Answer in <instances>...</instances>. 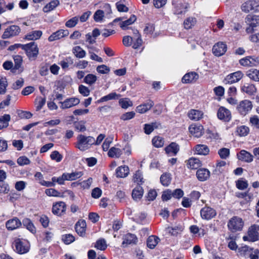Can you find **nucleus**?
I'll use <instances>...</instances> for the list:
<instances>
[{"instance_id":"nucleus-25","label":"nucleus","mask_w":259,"mask_h":259,"mask_svg":"<svg viewBox=\"0 0 259 259\" xmlns=\"http://www.w3.org/2000/svg\"><path fill=\"white\" fill-rule=\"evenodd\" d=\"M196 177L200 181H206L210 177V171L206 168H199L196 172Z\"/></svg>"},{"instance_id":"nucleus-47","label":"nucleus","mask_w":259,"mask_h":259,"mask_svg":"<svg viewBox=\"0 0 259 259\" xmlns=\"http://www.w3.org/2000/svg\"><path fill=\"white\" fill-rule=\"evenodd\" d=\"M235 183L237 188L241 190L246 189L248 186L247 181L242 178L239 179Z\"/></svg>"},{"instance_id":"nucleus-13","label":"nucleus","mask_w":259,"mask_h":259,"mask_svg":"<svg viewBox=\"0 0 259 259\" xmlns=\"http://www.w3.org/2000/svg\"><path fill=\"white\" fill-rule=\"evenodd\" d=\"M217 116L219 119L225 122H229L231 120L232 118L230 111L223 106L219 108L217 112Z\"/></svg>"},{"instance_id":"nucleus-11","label":"nucleus","mask_w":259,"mask_h":259,"mask_svg":"<svg viewBox=\"0 0 259 259\" xmlns=\"http://www.w3.org/2000/svg\"><path fill=\"white\" fill-rule=\"evenodd\" d=\"M174 6L173 12L175 15H181L185 14L188 8V4L181 1L174 2L172 3Z\"/></svg>"},{"instance_id":"nucleus-22","label":"nucleus","mask_w":259,"mask_h":259,"mask_svg":"<svg viewBox=\"0 0 259 259\" xmlns=\"http://www.w3.org/2000/svg\"><path fill=\"white\" fill-rule=\"evenodd\" d=\"M187 115L190 119L198 121L203 118V112L200 110L191 109L188 111Z\"/></svg>"},{"instance_id":"nucleus-62","label":"nucleus","mask_w":259,"mask_h":259,"mask_svg":"<svg viewBox=\"0 0 259 259\" xmlns=\"http://www.w3.org/2000/svg\"><path fill=\"white\" fill-rule=\"evenodd\" d=\"M93 183V179L89 178L87 180L79 182V186L82 189H89Z\"/></svg>"},{"instance_id":"nucleus-60","label":"nucleus","mask_w":259,"mask_h":259,"mask_svg":"<svg viewBox=\"0 0 259 259\" xmlns=\"http://www.w3.org/2000/svg\"><path fill=\"white\" fill-rule=\"evenodd\" d=\"M45 194L50 197H61V192L53 188L47 189L45 190Z\"/></svg>"},{"instance_id":"nucleus-21","label":"nucleus","mask_w":259,"mask_h":259,"mask_svg":"<svg viewBox=\"0 0 259 259\" xmlns=\"http://www.w3.org/2000/svg\"><path fill=\"white\" fill-rule=\"evenodd\" d=\"M154 105L152 101L149 100L146 103L141 104L136 107V111L140 114H144L148 111Z\"/></svg>"},{"instance_id":"nucleus-45","label":"nucleus","mask_w":259,"mask_h":259,"mask_svg":"<svg viewBox=\"0 0 259 259\" xmlns=\"http://www.w3.org/2000/svg\"><path fill=\"white\" fill-rule=\"evenodd\" d=\"M196 23V19L194 17H189L184 21V26L185 29L192 28Z\"/></svg>"},{"instance_id":"nucleus-43","label":"nucleus","mask_w":259,"mask_h":259,"mask_svg":"<svg viewBox=\"0 0 259 259\" xmlns=\"http://www.w3.org/2000/svg\"><path fill=\"white\" fill-rule=\"evenodd\" d=\"M23 225L31 233L35 232L36 229L31 220L28 218L24 219L22 221Z\"/></svg>"},{"instance_id":"nucleus-52","label":"nucleus","mask_w":259,"mask_h":259,"mask_svg":"<svg viewBox=\"0 0 259 259\" xmlns=\"http://www.w3.org/2000/svg\"><path fill=\"white\" fill-rule=\"evenodd\" d=\"M133 181L138 184H142L144 182V178L141 171L138 170L136 171L133 176Z\"/></svg>"},{"instance_id":"nucleus-50","label":"nucleus","mask_w":259,"mask_h":259,"mask_svg":"<svg viewBox=\"0 0 259 259\" xmlns=\"http://www.w3.org/2000/svg\"><path fill=\"white\" fill-rule=\"evenodd\" d=\"M143 195V189L141 186L136 187L132 192V197L134 199H140Z\"/></svg>"},{"instance_id":"nucleus-31","label":"nucleus","mask_w":259,"mask_h":259,"mask_svg":"<svg viewBox=\"0 0 259 259\" xmlns=\"http://www.w3.org/2000/svg\"><path fill=\"white\" fill-rule=\"evenodd\" d=\"M60 5L59 0H53L47 4L42 8V11L45 13H48L54 10Z\"/></svg>"},{"instance_id":"nucleus-36","label":"nucleus","mask_w":259,"mask_h":259,"mask_svg":"<svg viewBox=\"0 0 259 259\" xmlns=\"http://www.w3.org/2000/svg\"><path fill=\"white\" fill-rule=\"evenodd\" d=\"M65 175L66 181H72L81 177L83 175V173L82 171H75L71 173L65 172Z\"/></svg>"},{"instance_id":"nucleus-15","label":"nucleus","mask_w":259,"mask_h":259,"mask_svg":"<svg viewBox=\"0 0 259 259\" xmlns=\"http://www.w3.org/2000/svg\"><path fill=\"white\" fill-rule=\"evenodd\" d=\"M80 100L76 97H71L66 99L63 102H60V108L62 109H68L78 105Z\"/></svg>"},{"instance_id":"nucleus-58","label":"nucleus","mask_w":259,"mask_h":259,"mask_svg":"<svg viewBox=\"0 0 259 259\" xmlns=\"http://www.w3.org/2000/svg\"><path fill=\"white\" fill-rule=\"evenodd\" d=\"M104 12L101 10L96 11L94 15V19L96 22H101L104 17Z\"/></svg>"},{"instance_id":"nucleus-9","label":"nucleus","mask_w":259,"mask_h":259,"mask_svg":"<svg viewBox=\"0 0 259 259\" xmlns=\"http://www.w3.org/2000/svg\"><path fill=\"white\" fill-rule=\"evenodd\" d=\"M239 64L246 67L256 66L259 64V57L247 56L239 60Z\"/></svg>"},{"instance_id":"nucleus-56","label":"nucleus","mask_w":259,"mask_h":259,"mask_svg":"<svg viewBox=\"0 0 259 259\" xmlns=\"http://www.w3.org/2000/svg\"><path fill=\"white\" fill-rule=\"evenodd\" d=\"M46 99L41 97H37L34 102V104L36 107V110L37 111L40 110L43 106L45 104Z\"/></svg>"},{"instance_id":"nucleus-6","label":"nucleus","mask_w":259,"mask_h":259,"mask_svg":"<svg viewBox=\"0 0 259 259\" xmlns=\"http://www.w3.org/2000/svg\"><path fill=\"white\" fill-rule=\"evenodd\" d=\"M244 226L243 220L238 217L232 218L228 223V227L229 230L232 232L240 231Z\"/></svg>"},{"instance_id":"nucleus-40","label":"nucleus","mask_w":259,"mask_h":259,"mask_svg":"<svg viewBox=\"0 0 259 259\" xmlns=\"http://www.w3.org/2000/svg\"><path fill=\"white\" fill-rule=\"evenodd\" d=\"M34 177L42 186L51 187V186L53 185V183H51L50 181H46L44 180L43 176L40 172H36L34 175Z\"/></svg>"},{"instance_id":"nucleus-42","label":"nucleus","mask_w":259,"mask_h":259,"mask_svg":"<svg viewBox=\"0 0 259 259\" xmlns=\"http://www.w3.org/2000/svg\"><path fill=\"white\" fill-rule=\"evenodd\" d=\"M66 176L65 173H63L60 177H53L52 178V182H50L51 183H53V185H51V187H54L56 185V183L58 184L59 185H63L64 184L65 181L66 180Z\"/></svg>"},{"instance_id":"nucleus-23","label":"nucleus","mask_w":259,"mask_h":259,"mask_svg":"<svg viewBox=\"0 0 259 259\" xmlns=\"http://www.w3.org/2000/svg\"><path fill=\"white\" fill-rule=\"evenodd\" d=\"M130 174V169L127 165L118 166L115 170V176L117 178H126Z\"/></svg>"},{"instance_id":"nucleus-1","label":"nucleus","mask_w":259,"mask_h":259,"mask_svg":"<svg viewBox=\"0 0 259 259\" xmlns=\"http://www.w3.org/2000/svg\"><path fill=\"white\" fill-rule=\"evenodd\" d=\"M95 142V140L93 137L85 136L80 134L77 137L75 147L80 151H85L89 149L92 145L94 144Z\"/></svg>"},{"instance_id":"nucleus-18","label":"nucleus","mask_w":259,"mask_h":259,"mask_svg":"<svg viewBox=\"0 0 259 259\" xmlns=\"http://www.w3.org/2000/svg\"><path fill=\"white\" fill-rule=\"evenodd\" d=\"M227 46L222 42H219L215 44L212 48V52L214 55L221 56L224 55L227 51Z\"/></svg>"},{"instance_id":"nucleus-4","label":"nucleus","mask_w":259,"mask_h":259,"mask_svg":"<svg viewBox=\"0 0 259 259\" xmlns=\"http://www.w3.org/2000/svg\"><path fill=\"white\" fill-rule=\"evenodd\" d=\"M253 107L251 101L244 99L240 101L236 106L237 112L242 116H245L248 114Z\"/></svg>"},{"instance_id":"nucleus-49","label":"nucleus","mask_w":259,"mask_h":259,"mask_svg":"<svg viewBox=\"0 0 259 259\" xmlns=\"http://www.w3.org/2000/svg\"><path fill=\"white\" fill-rule=\"evenodd\" d=\"M136 17L134 15L131 16L130 18L125 21H123L120 23V26L122 29H125L126 27L133 23L136 20Z\"/></svg>"},{"instance_id":"nucleus-28","label":"nucleus","mask_w":259,"mask_h":259,"mask_svg":"<svg viewBox=\"0 0 259 259\" xmlns=\"http://www.w3.org/2000/svg\"><path fill=\"white\" fill-rule=\"evenodd\" d=\"M198 78V75L194 72L186 73L182 78L183 83H189L196 81Z\"/></svg>"},{"instance_id":"nucleus-55","label":"nucleus","mask_w":259,"mask_h":259,"mask_svg":"<svg viewBox=\"0 0 259 259\" xmlns=\"http://www.w3.org/2000/svg\"><path fill=\"white\" fill-rule=\"evenodd\" d=\"M119 104L123 109H127L129 107H132L133 105L132 101L128 98L120 99L119 101Z\"/></svg>"},{"instance_id":"nucleus-53","label":"nucleus","mask_w":259,"mask_h":259,"mask_svg":"<svg viewBox=\"0 0 259 259\" xmlns=\"http://www.w3.org/2000/svg\"><path fill=\"white\" fill-rule=\"evenodd\" d=\"M3 68L7 70H10L11 73H15L16 72V65L14 66L11 61H6L3 64Z\"/></svg>"},{"instance_id":"nucleus-48","label":"nucleus","mask_w":259,"mask_h":259,"mask_svg":"<svg viewBox=\"0 0 259 259\" xmlns=\"http://www.w3.org/2000/svg\"><path fill=\"white\" fill-rule=\"evenodd\" d=\"M94 247L97 249L103 251L107 247L106 241L104 238H100L97 240Z\"/></svg>"},{"instance_id":"nucleus-34","label":"nucleus","mask_w":259,"mask_h":259,"mask_svg":"<svg viewBox=\"0 0 259 259\" xmlns=\"http://www.w3.org/2000/svg\"><path fill=\"white\" fill-rule=\"evenodd\" d=\"M160 241V239L156 236L151 235L147 240V245L150 249L154 248Z\"/></svg>"},{"instance_id":"nucleus-5","label":"nucleus","mask_w":259,"mask_h":259,"mask_svg":"<svg viewBox=\"0 0 259 259\" xmlns=\"http://www.w3.org/2000/svg\"><path fill=\"white\" fill-rule=\"evenodd\" d=\"M259 225L253 224L248 229L247 235L243 237L244 241L254 242L259 240Z\"/></svg>"},{"instance_id":"nucleus-38","label":"nucleus","mask_w":259,"mask_h":259,"mask_svg":"<svg viewBox=\"0 0 259 259\" xmlns=\"http://www.w3.org/2000/svg\"><path fill=\"white\" fill-rule=\"evenodd\" d=\"M72 53L77 58H83L86 56V52L80 46H75L72 49Z\"/></svg>"},{"instance_id":"nucleus-7","label":"nucleus","mask_w":259,"mask_h":259,"mask_svg":"<svg viewBox=\"0 0 259 259\" xmlns=\"http://www.w3.org/2000/svg\"><path fill=\"white\" fill-rule=\"evenodd\" d=\"M241 9L246 13L250 11L259 12V0H248L242 4Z\"/></svg>"},{"instance_id":"nucleus-32","label":"nucleus","mask_w":259,"mask_h":259,"mask_svg":"<svg viewBox=\"0 0 259 259\" xmlns=\"http://www.w3.org/2000/svg\"><path fill=\"white\" fill-rule=\"evenodd\" d=\"M201 164L200 160L197 158L191 157L187 161V166L189 169H197L200 167Z\"/></svg>"},{"instance_id":"nucleus-39","label":"nucleus","mask_w":259,"mask_h":259,"mask_svg":"<svg viewBox=\"0 0 259 259\" xmlns=\"http://www.w3.org/2000/svg\"><path fill=\"white\" fill-rule=\"evenodd\" d=\"M246 75L251 80L259 81V70L256 69H252L246 72Z\"/></svg>"},{"instance_id":"nucleus-63","label":"nucleus","mask_w":259,"mask_h":259,"mask_svg":"<svg viewBox=\"0 0 259 259\" xmlns=\"http://www.w3.org/2000/svg\"><path fill=\"white\" fill-rule=\"evenodd\" d=\"M152 143L156 147H161L164 145V140L163 139L160 137H155L152 139Z\"/></svg>"},{"instance_id":"nucleus-37","label":"nucleus","mask_w":259,"mask_h":259,"mask_svg":"<svg viewBox=\"0 0 259 259\" xmlns=\"http://www.w3.org/2000/svg\"><path fill=\"white\" fill-rule=\"evenodd\" d=\"M250 132L249 127L246 125H240L237 126L236 130V134L240 137L247 136Z\"/></svg>"},{"instance_id":"nucleus-17","label":"nucleus","mask_w":259,"mask_h":259,"mask_svg":"<svg viewBox=\"0 0 259 259\" xmlns=\"http://www.w3.org/2000/svg\"><path fill=\"white\" fill-rule=\"evenodd\" d=\"M240 90L241 92L249 96L253 95L257 91V89L253 84L247 82L241 85Z\"/></svg>"},{"instance_id":"nucleus-64","label":"nucleus","mask_w":259,"mask_h":259,"mask_svg":"<svg viewBox=\"0 0 259 259\" xmlns=\"http://www.w3.org/2000/svg\"><path fill=\"white\" fill-rule=\"evenodd\" d=\"M249 124L251 126L259 129V117L257 115L251 116L249 118Z\"/></svg>"},{"instance_id":"nucleus-20","label":"nucleus","mask_w":259,"mask_h":259,"mask_svg":"<svg viewBox=\"0 0 259 259\" xmlns=\"http://www.w3.org/2000/svg\"><path fill=\"white\" fill-rule=\"evenodd\" d=\"M237 158L239 160L247 163H250L253 160V156L249 152L242 150L237 154Z\"/></svg>"},{"instance_id":"nucleus-33","label":"nucleus","mask_w":259,"mask_h":259,"mask_svg":"<svg viewBox=\"0 0 259 259\" xmlns=\"http://www.w3.org/2000/svg\"><path fill=\"white\" fill-rule=\"evenodd\" d=\"M254 250L247 245H244L238 248V253L240 255L247 258L253 252Z\"/></svg>"},{"instance_id":"nucleus-14","label":"nucleus","mask_w":259,"mask_h":259,"mask_svg":"<svg viewBox=\"0 0 259 259\" xmlns=\"http://www.w3.org/2000/svg\"><path fill=\"white\" fill-rule=\"evenodd\" d=\"M30 249L29 242L26 239H17V253L24 254L28 252Z\"/></svg>"},{"instance_id":"nucleus-3","label":"nucleus","mask_w":259,"mask_h":259,"mask_svg":"<svg viewBox=\"0 0 259 259\" xmlns=\"http://www.w3.org/2000/svg\"><path fill=\"white\" fill-rule=\"evenodd\" d=\"M19 47L25 50L29 59H35L36 58L38 54V48L34 42H31L26 45L17 44V48Z\"/></svg>"},{"instance_id":"nucleus-29","label":"nucleus","mask_w":259,"mask_h":259,"mask_svg":"<svg viewBox=\"0 0 259 259\" xmlns=\"http://www.w3.org/2000/svg\"><path fill=\"white\" fill-rule=\"evenodd\" d=\"M86 222L84 220H81L78 221L75 225V230L77 233L81 236H84L85 235L86 230Z\"/></svg>"},{"instance_id":"nucleus-24","label":"nucleus","mask_w":259,"mask_h":259,"mask_svg":"<svg viewBox=\"0 0 259 259\" xmlns=\"http://www.w3.org/2000/svg\"><path fill=\"white\" fill-rule=\"evenodd\" d=\"M122 154V150L119 145L111 147L108 152V156L111 158H119Z\"/></svg>"},{"instance_id":"nucleus-46","label":"nucleus","mask_w":259,"mask_h":259,"mask_svg":"<svg viewBox=\"0 0 259 259\" xmlns=\"http://www.w3.org/2000/svg\"><path fill=\"white\" fill-rule=\"evenodd\" d=\"M167 229L168 233L171 235L177 236L183 231L184 227L182 225H179L174 227H168Z\"/></svg>"},{"instance_id":"nucleus-8","label":"nucleus","mask_w":259,"mask_h":259,"mask_svg":"<svg viewBox=\"0 0 259 259\" xmlns=\"http://www.w3.org/2000/svg\"><path fill=\"white\" fill-rule=\"evenodd\" d=\"M243 76V73L241 71H237L227 75L223 80L225 84H231L238 82Z\"/></svg>"},{"instance_id":"nucleus-30","label":"nucleus","mask_w":259,"mask_h":259,"mask_svg":"<svg viewBox=\"0 0 259 259\" xmlns=\"http://www.w3.org/2000/svg\"><path fill=\"white\" fill-rule=\"evenodd\" d=\"M137 241V238L136 235L131 233H128L123 237V242L122 245L125 246L127 245L136 243Z\"/></svg>"},{"instance_id":"nucleus-10","label":"nucleus","mask_w":259,"mask_h":259,"mask_svg":"<svg viewBox=\"0 0 259 259\" xmlns=\"http://www.w3.org/2000/svg\"><path fill=\"white\" fill-rule=\"evenodd\" d=\"M66 205L63 201H58L54 203L52 206V213L57 216H61L65 213Z\"/></svg>"},{"instance_id":"nucleus-59","label":"nucleus","mask_w":259,"mask_h":259,"mask_svg":"<svg viewBox=\"0 0 259 259\" xmlns=\"http://www.w3.org/2000/svg\"><path fill=\"white\" fill-rule=\"evenodd\" d=\"M73 60L71 57L66 58L63 60L61 61L60 63V65L63 69H67L69 66L73 64Z\"/></svg>"},{"instance_id":"nucleus-12","label":"nucleus","mask_w":259,"mask_h":259,"mask_svg":"<svg viewBox=\"0 0 259 259\" xmlns=\"http://www.w3.org/2000/svg\"><path fill=\"white\" fill-rule=\"evenodd\" d=\"M216 215L217 212L215 210L209 206H206L200 210V215L203 220H211Z\"/></svg>"},{"instance_id":"nucleus-16","label":"nucleus","mask_w":259,"mask_h":259,"mask_svg":"<svg viewBox=\"0 0 259 259\" xmlns=\"http://www.w3.org/2000/svg\"><path fill=\"white\" fill-rule=\"evenodd\" d=\"M69 31L67 29H59L53 33L48 38V40L50 42L54 41L62 38L66 37L69 35Z\"/></svg>"},{"instance_id":"nucleus-26","label":"nucleus","mask_w":259,"mask_h":259,"mask_svg":"<svg viewBox=\"0 0 259 259\" xmlns=\"http://www.w3.org/2000/svg\"><path fill=\"white\" fill-rule=\"evenodd\" d=\"M165 153L169 156H172L177 155L179 151V146L176 143H171L164 149Z\"/></svg>"},{"instance_id":"nucleus-2","label":"nucleus","mask_w":259,"mask_h":259,"mask_svg":"<svg viewBox=\"0 0 259 259\" xmlns=\"http://www.w3.org/2000/svg\"><path fill=\"white\" fill-rule=\"evenodd\" d=\"M245 22L247 25L245 31L248 34L253 33L256 27L259 26V16L249 14L245 18Z\"/></svg>"},{"instance_id":"nucleus-61","label":"nucleus","mask_w":259,"mask_h":259,"mask_svg":"<svg viewBox=\"0 0 259 259\" xmlns=\"http://www.w3.org/2000/svg\"><path fill=\"white\" fill-rule=\"evenodd\" d=\"M171 178L169 174H164L160 177L161 184L165 186H167L170 183Z\"/></svg>"},{"instance_id":"nucleus-35","label":"nucleus","mask_w":259,"mask_h":259,"mask_svg":"<svg viewBox=\"0 0 259 259\" xmlns=\"http://www.w3.org/2000/svg\"><path fill=\"white\" fill-rule=\"evenodd\" d=\"M42 32L40 30L32 31L25 35V38L28 40L38 39L42 35Z\"/></svg>"},{"instance_id":"nucleus-27","label":"nucleus","mask_w":259,"mask_h":259,"mask_svg":"<svg viewBox=\"0 0 259 259\" xmlns=\"http://www.w3.org/2000/svg\"><path fill=\"white\" fill-rule=\"evenodd\" d=\"M194 151L196 154L207 155L209 152V149L206 145L198 144L194 148Z\"/></svg>"},{"instance_id":"nucleus-54","label":"nucleus","mask_w":259,"mask_h":259,"mask_svg":"<svg viewBox=\"0 0 259 259\" xmlns=\"http://www.w3.org/2000/svg\"><path fill=\"white\" fill-rule=\"evenodd\" d=\"M97 79L96 75L93 74H89L84 77L83 81L84 82L89 85H92L96 82Z\"/></svg>"},{"instance_id":"nucleus-51","label":"nucleus","mask_w":259,"mask_h":259,"mask_svg":"<svg viewBox=\"0 0 259 259\" xmlns=\"http://www.w3.org/2000/svg\"><path fill=\"white\" fill-rule=\"evenodd\" d=\"M120 97V95L117 94L116 93H111L108 95L103 96L98 100V102H104L111 100H114L117 99Z\"/></svg>"},{"instance_id":"nucleus-41","label":"nucleus","mask_w":259,"mask_h":259,"mask_svg":"<svg viewBox=\"0 0 259 259\" xmlns=\"http://www.w3.org/2000/svg\"><path fill=\"white\" fill-rule=\"evenodd\" d=\"M16 34V26L15 25L11 26L7 28L3 34V38H9Z\"/></svg>"},{"instance_id":"nucleus-19","label":"nucleus","mask_w":259,"mask_h":259,"mask_svg":"<svg viewBox=\"0 0 259 259\" xmlns=\"http://www.w3.org/2000/svg\"><path fill=\"white\" fill-rule=\"evenodd\" d=\"M203 130V126L199 124H192L189 127L190 134L196 138H199L202 135Z\"/></svg>"},{"instance_id":"nucleus-57","label":"nucleus","mask_w":259,"mask_h":259,"mask_svg":"<svg viewBox=\"0 0 259 259\" xmlns=\"http://www.w3.org/2000/svg\"><path fill=\"white\" fill-rule=\"evenodd\" d=\"M10 119V116L5 114L0 117V130L6 127L8 125V121Z\"/></svg>"},{"instance_id":"nucleus-44","label":"nucleus","mask_w":259,"mask_h":259,"mask_svg":"<svg viewBox=\"0 0 259 259\" xmlns=\"http://www.w3.org/2000/svg\"><path fill=\"white\" fill-rule=\"evenodd\" d=\"M160 123L158 122H153L151 124H145L144 125V132L146 134H151L155 128H158L160 126Z\"/></svg>"}]
</instances>
